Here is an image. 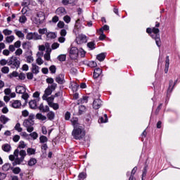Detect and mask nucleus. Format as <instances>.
Masks as SVG:
<instances>
[{"instance_id":"nucleus-1","label":"nucleus","mask_w":180,"mask_h":180,"mask_svg":"<svg viewBox=\"0 0 180 180\" xmlns=\"http://www.w3.org/2000/svg\"><path fill=\"white\" fill-rule=\"evenodd\" d=\"M14 155L16 157V158L14 160V162H13V165H19L23 162V160H25V158L26 157V151L24 150H21L19 152V149H16L14 151Z\"/></svg>"},{"instance_id":"nucleus-2","label":"nucleus","mask_w":180,"mask_h":180,"mask_svg":"<svg viewBox=\"0 0 180 180\" xmlns=\"http://www.w3.org/2000/svg\"><path fill=\"white\" fill-rule=\"evenodd\" d=\"M72 135L75 139V140H81L85 137V129L84 127H76L73 129Z\"/></svg>"},{"instance_id":"nucleus-3","label":"nucleus","mask_w":180,"mask_h":180,"mask_svg":"<svg viewBox=\"0 0 180 180\" xmlns=\"http://www.w3.org/2000/svg\"><path fill=\"white\" fill-rule=\"evenodd\" d=\"M34 117V116L30 115L29 119L24 120L22 123V126L27 129L28 133H32L34 130V127H33L34 125V121H33Z\"/></svg>"},{"instance_id":"nucleus-4","label":"nucleus","mask_w":180,"mask_h":180,"mask_svg":"<svg viewBox=\"0 0 180 180\" xmlns=\"http://www.w3.org/2000/svg\"><path fill=\"white\" fill-rule=\"evenodd\" d=\"M56 88H57V84L53 83L45 89L44 94L42 96V99H46V97L50 96L51 94H53V91H56Z\"/></svg>"},{"instance_id":"nucleus-5","label":"nucleus","mask_w":180,"mask_h":180,"mask_svg":"<svg viewBox=\"0 0 180 180\" xmlns=\"http://www.w3.org/2000/svg\"><path fill=\"white\" fill-rule=\"evenodd\" d=\"M8 65L11 67V68H19L20 67V61L18 60L16 56H12L8 60Z\"/></svg>"},{"instance_id":"nucleus-6","label":"nucleus","mask_w":180,"mask_h":180,"mask_svg":"<svg viewBox=\"0 0 180 180\" xmlns=\"http://www.w3.org/2000/svg\"><path fill=\"white\" fill-rule=\"evenodd\" d=\"M152 33H154L155 34V37L154 35L150 34L151 37L153 39H155V43L158 47H160L161 46V39H160V30L158 28L153 27L152 29Z\"/></svg>"},{"instance_id":"nucleus-7","label":"nucleus","mask_w":180,"mask_h":180,"mask_svg":"<svg viewBox=\"0 0 180 180\" xmlns=\"http://www.w3.org/2000/svg\"><path fill=\"white\" fill-rule=\"evenodd\" d=\"M26 39L27 40H41V37L37 32H29L26 36Z\"/></svg>"},{"instance_id":"nucleus-8","label":"nucleus","mask_w":180,"mask_h":180,"mask_svg":"<svg viewBox=\"0 0 180 180\" xmlns=\"http://www.w3.org/2000/svg\"><path fill=\"white\" fill-rule=\"evenodd\" d=\"M88 41L86 36L84 34H80L76 38V43L77 44H84Z\"/></svg>"},{"instance_id":"nucleus-9","label":"nucleus","mask_w":180,"mask_h":180,"mask_svg":"<svg viewBox=\"0 0 180 180\" xmlns=\"http://www.w3.org/2000/svg\"><path fill=\"white\" fill-rule=\"evenodd\" d=\"M44 19H46L44 13H43L41 11L39 12L38 14L37 15V18H36L37 25L39 23H43V22H44Z\"/></svg>"},{"instance_id":"nucleus-10","label":"nucleus","mask_w":180,"mask_h":180,"mask_svg":"<svg viewBox=\"0 0 180 180\" xmlns=\"http://www.w3.org/2000/svg\"><path fill=\"white\" fill-rule=\"evenodd\" d=\"M79 55V50L77 49V47H72L70 50V58L75 59L78 57Z\"/></svg>"},{"instance_id":"nucleus-11","label":"nucleus","mask_w":180,"mask_h":180,"mask_svg":"<svg viewBox=\"0 0 180 180\" xmlns=\"http://www.w3.org/2000/svg\"><path fill=\"white\" fill-rule=\"evenodd\" d=\"M10 103L11 108L14 109H19L22 106V102L19 100H12Z\"/></svg>"},{"instance_id":"nucleus-12","label":"nucleus","mask_w":180,"mask_h":180,"mask_svg":"<svg viewBox=\"0 0 180 180\" xmlns=\"http://www.w3.org/2000/svg\"><path fill=\"white\" fill-rule=\"evenodd\" d=\"M101 105H102V101H101V99L99 98H97L94 101L93 108L94 109H99Z\"/></svg>"},{"instance_id":"nucleus-13","label":"nucleus","mask_w":180,"mask_h":180,"mask_svg":"<svg viewBox=\"0 0 180 180\" xmlns=\"http://www.w3.org/2000/svg\"><path fill=\"white\" fill-rule=\"evenodd\" d=\"M74 129L75 127H79L81 126H82L81 124H79V122H78V118L77 117H73L70 120Z\"/></svg>"},{"instance_id":"nucleus-14","label":"nucleus","mask_w":180,"mask_h":180,"mask_svg":"<svg viewBox=\"0 0 180 180\" xmlns=\"http://www.w3.org/2000/svg\"><path fill=\"white\" fill-rule=\"evenodd\" d=\"M56 15H58L59 16H64V15H66L67 11H65V8L63 7H60L57 8L56 11Z\"/></svg>"},{"instance_id":"nucleus-15","label":"nucleus","mask_w":180,"mask_h":180,"mask_svg":"<svg viewBox=\"0 0 180 180\" xmlns=\"http://www.w3.org/2000/svg\"><path fill=\"white\" fill-rule=\"evenodd\" d=\"M56 82H58V84H63L64 82H65V80L64 79V75L60 74L58 75L56 78Z\"/></svg>"},{"instance_id":"nucleus-16","label":"nucleus","mask_w":180,"mask_h":180,"mask_svg":"<svg viewBox=\"0 0 180 180\" xmlns=\"http://www.w3.org/2000/svg\"><path fill=\"white\" fill-rule=\"evenodd\" d=\"M15 92L17 94H25V92H26V87H25V86H17Z\"/></svg>"},{"instance_id":"nucleus-17","label":"nucleus","mask_w":180,"mask_h":180,"mask_svg":"<svg viewBox=\"0 0 180 180\" xmlns=\"http://www.w3.org/2000/svg\"><path fill=\"white\" fill-rule=\"evenodd\" d=\"M11 119L9 117H6V115H1L0 116V122L2 123V124H6L8 122H10Z\"/></svg>"},{"instance_id":"nucleus-18","label":"nucleus","mask_w":180,"mask_h":180,"mask_svg":"<svg viewBox=\"0 0 180 180\" xmlns=\"http://www.w3.org/2000/svg\"><path fill=\"white\" fill-rule=\"evenodd\" d=\"M51 49H46L45 53L44 54V60L46 61H50L51 60Z\"/></svg>"},{"instance_id":"nucleus-19","label":"nucleus","mask_w":180,"mask_h":180,"mask_svg":"<svg viewBox=\"0 0 180 180\" xmlns=\"http://www.w3.org/2000/svg\"><path fill=\"white\" fill-rule=\"evenodd\" d=\"M43 101H46L49 106L54 103V96H51L50 97H46V98H42Z\"/></svg>"},{"instance_id":"nucleus-20","label":"nucleus","mask_w":180,"mask_h":180,"mask_svg":"<svg viewBox=\"0 0 180 180\" xmlns=\"http://www.w3.org/2000/svg\"><path fill=\"white\" fill-rule=\"evenodd\" d=\"M37 102H39V100H32L29 102L30 108L31 109H36L37 108Z\"/></svg>"},{"instance_id":"nucleus-21","label":"nucleus","mask_w":180,"mask_h":180,"mask_svg":"<svg viewBox=\"0 0 180 180\" xmlns=\"http://www.w3.org/2000/svg\"><path fill=\"white\" fill-rule=\"evenodd\" d=\"M39 109L41 112H49V110H50V108H49L48 105L44 106L43 103L40 104Z\"/></svg>"},{"instance_id":"nucleus-22","label":"nucleus","mask_w":180,"mask_h":180,"mask_svg":"<svg viewBox=\"0 0 180 180\" xmlns=\"http://www.w3.org/2000/svg\"><path fill=\"white\" fill-rule=\"evenodd\" d=\"M39 70H40V68L37 65L34 63L32 64V71L33 74H39Z\"/></svg>"},{"instance_id":"nucleus-23","label":"nucleus","mask_w":180,"mask_h":180,"mask_svg":"<svg viewBox=\"0 0 180 180\" xmlns=\"http://www.w3.org/2000/svg\"><path fill=\"white\" fill-rule=\"evenodd\" d=\"M102 74V69L101 68H96L94 70V78H98V77Z\"/></svg>"},{"instance_id":"nucleus-24","label":"nucleus","mask_w":180,"mask_h":180,"mask_svg":"<svg viewBox=\"0 0 180 180\" xmlns=\"http://www.w3.org/2000/svg\"><path fill=\"white\" fill-rule=\"evenodd\" d=\"M46 37L48 40H51V39H56L57 37V34L56 32H47Z\"/></svg>"},{"instance_id":"nucleus-25","label":"nucleus","mask_w":180,"mask_h":180,"mask_svg":"<svg viewBox=\"0 0 180 180\" xmlns=\"http://www.w3.org/2000/svg\"><path fill=\"white\" fill-rule=\"evenodd\" d=\"M36 117L38 119V120H41L42 122L47 120V117H46V115H43L41 113H37L36 115Z\"/></svg>"},{"instance_id":"nucleus-26","label":"nucleus","mask_w":180,"mask_h":180,"mask_svg":"<svg viewBox=\"0 0 180 180\" xmlns=\"http://www.w3.org/2000/svg\"><path fill=\"white\" fill-rule=\"evenodd\" d=\"M1 148L3 151H5L6 153H9V151H11V145L6 143L2 146Z\"/></svg>"},{"instance_id":"nucleus-27","label":"nucleus","mask_w":180,"mask_h":180,"mask_svg":"<svg viewBox=\"0 0 180 180\" xmlns=\"http://www.w3.org/2000/svg\"><path fill=\"white\" fill-rule=\"evenodd\" d=\"M168 68H169V57H166V61H165V72L167 74L168 72Z\"/></svg>"},{"instance_id":"nucleus-28","label":"nucleus","mask_w":180,"mask_h":180,"mask_svg":"<svg viewBox=\"0 0 180 180\" xmlns=\"http://www.w3.org/2000/svg\"><path fill=\"white\" fill-rule=\"evenodd\" d=\"M47 117L49 120H54V117H56V114L53 111H50L47 113Z\"/></svg>"},{"instance_id":"nucleus-29","label":"nucleus","mask_w":180,"mask_h":180,"mask_svg":"<svg viewBox=\"0 0 180 180\" xmlns=\"http://www.w3.org/2000/svg\"><path fill=\"white\" fill-rule=\"evenodd\" d=\"M99 34H100L99 40H105V39H106V35H105V34H103V28H100Z\"/></svg>"},{"instance_id":"nucleus-30","label":"nucleus","mask_w":180,"mask_h":180,"mask_svg":"<svg viewBox=\"0 0 180 180\" xmlns=\"http://www.w3.org/2000/svg\"><path fill=\"white\" fill-rule=\"evenodd\" d=\"M29 136L32 138L33 140H37V138L39 137V134H37V132L36 131L31 132L29 134Z\"/></svg>"},{"instance_id":"nucleus-31","label":"nucleus","mask_w":180,"mask_h":180,"mask_svg":"<svg viewBox=\"0 0 180 180\" xmlns=\"http://www.w3.org/2000/svg\"><path fill=\"white\" fill-rule=\"evenodd\" d=\"M98 122L99 123H107L108 122V115H105L104 117H101L99 120H98Z\"/></svg>"},{"instance_id":"nucleus-32","label":"nucleus","mask_w":180,"mask_h":180,"mask_svg":"<svg viewBox=\"0 0 180 180\" xmlns=\"http://www.w3.org/2000/svg\"><path fill=\"white\" fill-rule=\"evenodd\" d=\"M15 40V36L11 35L6 37V43H12Z\"/></svg>"},{"instance_id":"nucleus-33","label":"nucleus","mask_w":180,"mask_h":180,"mask_svg":"<svg viewBox=\"0 0 180 180\" xmlns=\"http://www.w3.org/2000/svg\"><path fill=\"white\" fill-rule=\"evenodd\" d=\"M37 162V160H36L35 158H31L29 161H28V165L30 167H33V165H35V164Z\"/></svg>"},{"instance_id":"nucleus-34","label":"nucleus","mask_w":180,"mask_h":180,"mask_svg":"<svg viewBox=\"0 0 180 180\" xmlns=\"http://www.w3.org/2000/svg\"><path fill=\"white\" fill-rule=\"evenodd\" d=\"M105 57H106V56H105V53H100L98 55H97V60H98V61H103L105 60Z\"/></svg>"},{"instance_id":"nucleus-35","label":"nucleus","mask_w":180,"mask_h":180,"mask_svg":"<svg viewBox=\"0 0 180 180\" xmlns=\"http://www.w3.org/2000/svg\"><path fill=\"white\" fill-rule=\"evenodd\" d=\"M27 153L28 155H33L36 153V149L32 148H28L27 149Z\"/></svg>"},{"instance_id":"nucleus-36","label":"nucleus","mask_w":180,"mask_h":180,"mask_svg":"<svg viewBox=\"0 0 180 180\" xmlns=\"http://www.w3.org/2000/svg\"><path fill=\"white\" fill-rule=\"evenodd\" d=\"M15 130H16L17 131H18V133H22L23 129L22 127H20V123H17L14 127Z\"/></svg>"},{"instance_id":"nucleus-37","label":"nucleus","mask_w":180,"mask_h":180,"mask_svg":"<svg viewBox=\"0 0 180 180\" xmlns=\"http://www.w3.org/2000/svg\"><path fill=\"white\" fill-rule=\"evenodd\" d=\"M19 73L16 71H13V72L10 73L8 75L9 78H16V77H18Z\"/></svg>"},{"instance_id":"nucleus-38","label":"nucleus","mask_w":180,"mask_h":180,"mask_svg":"<svg viewBox=\"0 0 180 180\" xmlns=\"http://www.w3.org/2000/svg\"><path fill=\"white\" fill-rule=\"evenodd\" d=\"M23 54V50L20 48L17 49V50L15 51V55L17 56H20Z\"/></svg>"},{"instance_id":"nucleus-39","label":"nucleus","mask_w":180,"mask_h":180,"mask_svg":"<svg viewBox=\"0 0 180 180\" xmlns=\"http://www.w3.org/2000/svg\"><path fill=\"white\" fill-rule=\"evenodd\" d=\"M3 171H9L11 169V164L6 163L2 167Z\"/></svg>"},{"instance_id":"nucleus-40","label":"nucleus","mask_w":180,"mask_h":180,"mask_svg":"<svg viewBox=\"0 0 180 180\" xmlns=\"http://www.w3.org/2000/svg\"><path fill=\"white\" fill-rule=\"evenodd\" d=\"M86 110V108H85L84 105H80L79 107V115H82V113L85 112Z\"/></svg>"},{"instance_id":"nucleus-41","label":"nucleus","mask_w":180,"mask_h":180,"mask_svg":"<svg viewBox=\"0 0 180 180\" xmlns=\"http://www.w3.org/2000/svg\"><path fill=\"white\" fill-rule=\"evenodd\" d=\"M1 72L3 74H8L9 73V67L4 66L1 68Z\"/></svg>"},{"instance_id":"nucleus-42","label":"nucleus","mask_w":180,"mask_h":180,"mask_svg":"<svg viewBox=\"0 0 180 180\" xmlns=\"http://www.w3.org/2000/svg\"><path fill=\"white\" fill-rule=\"evenodd\" d=\"M49 106L50 108H52L54 110H58V108H60V106L58 105V103H52Z\"/></svg>"},{"instance_id":"nucleus-43","label":"nucleus","mask_w":180,"mask_h":180,"mask_svg":"<svg viewBox=\"0 0 180 180\" xmlns=\"http://www.w3.org/2000/svg\"><path fill=\"white\" fill-rule=\"evenodd\" d=\"M26 58H27V63H28L30 64L33 63V61H34V58H33V56L32 55L27 56Z\"/></svg>"},{"instance_id":"nucleus-44","label":"nucleus","mask_w":180,"mask_h":180,"mask_svg":"<svg viewBox=\"0 0 180 180\" xmlns=\"http://www.w3.org/2000/svg\"><path fill=\"white\" fill-rule=\"evenodd\" d=\"M48 140L49 139L46 137V136L42 135L39 137L40 143H47Z\"/></svg>"},{"instance_id":"nucleus-45","label":"nucleus","mask_w":180,"mask_h":180,"mask_svg":"<svg viewBox=\"0 0 180 180\" xmlns=\"http://www.w3.org/2000/svg\"><path fill=\"white\" fill-rule=\"evenodd\" d=\"M36 63L38 65H41L42 64H44V60H43L42 58H37Z\"/></svg>"},{"instance_id":"nucleus-46","label":"nucleus","mask_w":180,"mask_h":180,"mask_svg":"<svg viewBox=\"0 0 180 180\" xmlns=\"http://www.w3.org/2000/svg\"><path fill=\"white\" fill-rule=\"evenodd\" d=\"M3 33L5 36H11L12 34V30L6 29L3 30Z\"/></svg>"},{"instance_id":"nucleus-47","label":"nucleus","mask_w":180,"mask_h":180,"mask_svg":"<svg viewBox=\"0 0 180 180\" xmlns=\"http://www.w3.org/2000/svg\"><path fill=\"white\" fill-rule=\"evenodd\" d=\"M15 34L18 36V37H20V39H23L25 37V34H22L21 31L15 30Z\"/></svg>"},{"instance_id":"nucleus-48","label":"nucleus","mask_w":180,"mask_h":180,"mask_svg":"<svg viewBox=\"0 0 180 180\" xmlns=\"http://www.w3.org/2000/svg\"><path fill=\"white\" fill-rule=\"evenodd\" d=\"M26 146L27 145H26V143H25V141H20L19 142L18 148H25Z\"/></svg>"},{"instance_id":"nucleus-49","label":"nucleus","mask_w":180,"mask_h":180,"mask_svg":"<svg viewBox=\"0 0 180 180\" xmlns=\"http://www.w3.org/2000/svg\"><path fill=\"white\" fill-rule=\"evenodd\" d=\"M26 20H27V18L25 15H21L19 18L20 23H25Z\"/></svg>"},{"instance_id":"nucleus-50","label":"nucleus","mask_w":180,"mask_h":180,"mask_svg":"<svg viewBox=\"0 0 180 180\" xmlns=\"http://www.w3.org/2000/svg\"><path fill=\"white\" fill-rule=\"evenodd\" d=\"M87 46L90 50H94L95 49V42H89Z\"/></svg>"},{"instance_id":"nucleus-51","label":"nucleus","mask_w":180,"mask_h":180,"mask_svg":"<svg viewBox=\"0 0 180 180\" xmlns=\"http://www.w3.org/2000/svg\"><path fill=\"white\" fill-rule=\"evenodd\" d=\"M15 49H20V46H22V42L20 41H17L13 44Z\"/></svg>"},{"instance_id":"nucleus-52","label":"nucleus","mask_w":180,"mask_h":180,"mask_svg":"<svg viewBox=\"0 0 180 180\" xmlns=\"http://www.w3.org/2000/svg\"><path fill=\"white\" fill-rule=\"evenodd\" d=\"M60 47V44L55 42L51 45V50H56Z\"/></svg>"},{"instance_id":"nucleus-53","label":"nucleus","mask_w":180,"mask_h":180,"mask_svg":"<svg viewBox=\"0 0 180 180\" xmlns=\"http://www.w3.org/2000/svg\"><path fill=\"white\" fill-rule=\"evenodd\" d=\"M20 140V136L19 135H15L13 137V141H14V143H18V141H19Z\"/></svg>"},{"instance_id":"nucleus-54","label":"nucleus","mask_w":180,"mask_h":180,"mask_svg":"<svg viewBox=\"0 0 180 180\" xmlns=\"http://www.w3.org/2000/svg\"><path fill=\"white\" fill-rule=\"evenodd\" d=\"M47 33V28H44V29H39V34H46Z\"/></svg>"},{"instance_id":"nucleus-55","label":"nucleus","mask_w":180,"mask_h":180,"mask_svg":"<svg viewBox=\"0 0 180 180\" xmlns=\"http://www.w3.org/2000/svg\"><path fill=\"white\" fill-rule=\"evenodd\" d=\"M66 58H67V56L65 55H60L58 57V59L59 60V61H65Z\"/></svg>"},{"instance_id":"nucleus-56","label":"nucleus","mask_w":180,"mask_h":180,"mask_svg":"<svg viewBox=\"0 0 180 180\" xmlns=\"http://www.w3.org/2000/svg\"><path fill=\"white\" fill-rule=\"evenodd\" d=\"M89 67H91L92 68H95V67L98 66V64H96V62L95 61L89 62Z\"/></svg>"},{"instance_id":"nucleus-57","label":"nucleus","mask_w":180,"mask_h":180,"mask_svg":"<svg viewBox=\"0 0 180 180\" xmlns=\"http://www.w3.org/2000/svg\"><path fill=\"white\" fill-rule=\"evenodd\" d=\"M63 20L65 22V23H70V22H71V18H70L68 15H65L63 18Z\"/></svg>"},{"instance_id":"nucleus-58","label":"nucleus","mask_w":180,"mask_h":180,"mask_svg":"<svg viewBox=\"0 0 180 180\" xmlns=\"http://www.w3.org/2000/svg\"><path fill=\"white\" fill-rule=\"evenodd\" d=\"M2 113H4V115H6L9 112V109L6 106H4L2 110H1Z\"/></svg>"},{"instance_id":"nucleus-59","label":"nucleus","mask_w":180,"mask_h":180,"mask_svg":"<svg viewBox=\"0 0 180 180\" xmlns=\"http://www.w3.org/2000/svg\"><path fill=\"white\" fill-rule=\"evenodd\" d=\"M79 179H85L86 178V174L84 172H82L79 174Z\"/></svg>"},{"instance_id":"nucleus-60","label":"nucleus","mask_w":180,"mask_h":180,"mask_svg":"<svg viewBox=\"0 0 180 180\" xmlns=\"http://www.w3.org/2000/svg\"><path fill=\"white\" fill-rule=\"evenodd\" d=\"M79 54L80 55L81 57H85L86 52L84 51V49H79Z\"/></svg>"},{"instance_id":"nucleus-61","label":"nucleus","mask_w":180,"mask_h":180,"mask_svg":"<svg viewBox=\"0 0 180 180\" xmlns=\"http://www.w3.org/2000/svg\"><path fill=\"white\" fill-rule=\"evenodd\" d=\"M13 174H18L20 172V168L19 167H15L13 169Z\"/></svg>"},{"instance_id":"nucleus-62","label":"nucleus","mask_w":180,"mask_h":180,"mask_svg":"<svg viewBox=\"0 0 180 180\" xmlns=\"http://www.w3.org/2000/svg\"><path fill=\"white\" fill-rule=\"evenodd\" d=\"M57 26H58V27H59L60 29H63V27H64V26H65L64 22H63V21H59V22H58Z\"/></svg>"},{"instance_id":"nucleus-63","label":"nucleus","mask_w":180,"mask_h":180,"mask_svg":"<svg viewBox=\"0 0 180 180\" xmlns=\"http://www.w3.org/2000/svg\"><path fill=\"white\" fill-rule=\"evenodd\" d=\"M8 60L6 59H1L0 60V65H6L8 64Z\"/></svg>"},{"instance_id":"nucleus-64","label":"nucleus","mask_w":180,"mask_h":180,"mask_svg":"<svg viewBox=\"0 0 180 180\" xmlns=\"http://www.w3.org/2000/svg\"><path fill=\"white\" fill-rule=\"evenodd\" d=\"M8 50H9V51H11V53H13V51H15L16 50V48L15 47L14 45H10L8 46Z\"/></svg>"}]
</instances>
